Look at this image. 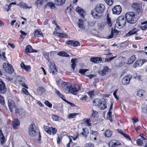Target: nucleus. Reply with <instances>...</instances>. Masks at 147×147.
I'll return each instance as SVG.
<instances>
[{
  "instance_id": "obj_54",
  "label": "nucleus",
  "mask_w": 147,
  "mask_h": 147,
  "mask_svg": "<svg viewBox=\"0 0 147 147\" xmlns=\"http://www.w3.org/2000/svg\"><path fill=\"white\" fill-rule=\"evenodd\" d=\"M45 105L50 108L52 107V105L48 100H46L45 102Z\"/></svg>"
},
{
  "instance_id": "obj_44",
  "label": "nucleus",
  "mask_w": 147,
  "mask_h": 147,
  "mask_svg": "<svg viewBox=\"0 0 147 147\" xmlns=\"http://www.w3.org/2000/svg\"><path fill=\"white\" fill-rule=\"evenodd\" d=\"M93 112L91 114V116L93 117H97L98 116V112L94 110H92Z\"/></svg>"
},
{
  "instance_id": "obj_16",
  "label": "nucleus",
  "mask_w": 147,
  "mask_h": 147,
  "mask_svg": "<svg viewBox=\"0 0 147 147\" xmlns=\"http://www.w3.org/2000/svg\"><path fill=\"white\" fill-rule=\"evenodd\" d=\"M49 71L50 73H52L53 75H54L57 74V69L55 64H53L50 66Z\"/></svg>"
},
{
  "instance_id": "obj_59",
  "label": "nucleus",
  "mask_w": 147,
  "mask_h": 147,
  "mask_svg": "<svg viewBox=\"0 0 147 147\" xmlns=\"http://www.w3.org/2000/svg\"><path fill=\"white\" fill-rule=\"evenodd\" d=\"M93 144L91 143L86 144L85 146V147H93Z\"/></svg>"
},
{
  "instance_id": "obj_46",
  "label": "nucleus",
  "mask_w": 147,
  "mask_h": 147,
  "mask_svg": "<svg viewBox=\"0 0 147 147\" xmlns=\"http://www.w3.org/2000/svg\"><path fill=\"white\" fill-rule=\"evenodd\" d=\"M50 129L51 134L53 135H54L57 132V130L55 128L51 127Z\"/></svg>"
},
{
  "instance_id": "obj_41",
  "label": "nucleus",
  "mask_w": 147,
  "mask_h": 147,
  "mask_svg": "<svg viewBox=\"0 0 147 147\" xmlns=\"http://www.w3.org/2000/svg\"><path fill=\"white\" fill-rule=\"evenodd\" d=\"M42 32L41 31H39L38 30H35L34 32V35L37 37H39L40 35H42Z\"/></svg>"
},
{
  "instance_id": "obj_5",
  "label": "nucleus",
  "mask_w": 147,
  "mask_h": 147,
  "mask_svg": "<svg viewBox=\"0 0 147 147\" xmlns=\"http://www.w3.org/2000/svg\"><path fill=\"white\" fill-rule=\"evenodd\" d=\"M29 135L32 136H35L37 133H38V140L40 141V140L41 136L40 133L34 123H32L30 125L28 129Z\"/></svg>"
},
{
  "instance_id": "obj_56",
  "label": "nucleus",
  "mask_w": 147,
  "mask_h": 147,
  "mask_svg": "<svg viewBox=\"0 0 147 147\" xmlns=\"http://www.w3.org/2000/svg\"><path fill=\"white\" fill-rule=\"evenodd\" d=\"M55 92L58 96L62 98V97H63V95L59 91L57 90H56Z\"/></svg>"
},
{
  "instance_id": "obj_33",
  "label": "nucleus",
  "mask_w": 147,
  "mask_h": 147,
  "mask_svg": "<svg viewBox=\"0 0 147 147\" xmlns=\"http://www.w3.org/2000/svg\"><path fill=\"white\" fill-rule=\"evenodd\" d=\"M142 25L141 26V28L142 30H146L147 28V20L141 23Z\"/></svg>"
},
{
  "instance_id": "obj_61",
  "label": "nucleus",
  "mask_w": 147,
  "mask_h": 147,
  "mask_svg": "<svg viewBox=\"0 0 147 147\" xmlns=\"http://www.w3.org/2000/svg\"><path fill=\"white\" fill-rule=\"evenodd\" d=\"M90 119H87L86 121H85V123L86 124L87 126H90L91 125V124L90 123Z\"/></svg>"
},
{
  "instance_id": "obj_13",
  "label": "nucleus",
  "mask_w": 147,
  "mask_h": 147,
  "mask_svg": "<svg viewBox=\"0 0 147 147\" xmlns=\"http://www.w3.org/2000/svg\"><path fill=\"white\" fill-rule=\"evenodd\" d=\"M8 106L11 112H12L13 109H17L15 106V104L13 101L11 99L8 100Z\"/></svg>"
},
{
  "instance_id": "obj_31",
  "label": "nucleus",
  "mask_w": 147,
  "mask_h": 147,
  "mask_svg": "<svg viewBox=\"0 0 147 147\" xmlns=\"http://www.w3.org/2000/svg\"><path fill=\"white\" fill-rule=\"evenodd\" d=\"M145 91L139 89L137 91V95L140 97L144 96Z\"/></svg>"
},
{
  "instance_id": "obj_3",
  "label": "nucleus",
  "mask_w": 147,
  "mask_h": 147,
  "mask_svg": "<svg viewBox=\"0 0 147 147\" xmlns=\"http://www.w3.org/2000/svg\"><path fill=\"white\" fill-rule=\"evenodd\" d=\"M125 18L127 23L130 24H134L139 19V16H137L133 12H129L125 14Z\"/></svg>"
},
{
  "instance_id": "obj_1",
  "label": "nucleus",
  "mask_w": 147,
  "mask_h": 147,
  "mask_svg": "<svg viewBox=\"0 0 147 147\" xmlns=\"http://www.w3.org/2000/svg\"><path fill=\"white\" fill-rule=\"evenodd\" d=\"M62 87L64 91L67 93H71L76 95L77 93L80 90V87L78 86L77 89L76 87H72L70 83L67 82L63 83L61 84Z\"/></svg>"
},
{
  "instance_id": "obj_58",
  "label": "nucleus",
  "mask_w": 147,
  "mask_h": 147,
  "mask_svg": "<svg viewBox=\"0 0 147 147\" xmlns=\"http://www.w3.org/2000/svg\"><path fill=\"white\" fill-rule=\"evenodd\" d=\"M22 91L26 95H28L30 94L27 90L24 88H22Z\"/></svg>"
},
{
  "instance_id": "obj_10",
  "label": "nucleus",
  "mask_w": 147,
  "mask_h": 147,
  "mask_svg": "<svg viewBox=\"0 0 147 147\" xmlns=\"http://www.w3.org/2000/svg\"><path fill=\"white\" fill-rule=\"evenodd\" d=\"M122 11V9L119 5L115 6L112 9L113 13L115 14L119 15L120 14Z\"/></svg>"
},
{
  "instance_id": "obj_26",
  "label": "nucleus",
  "mask_w": 147,
  "mask_h": 147,
  "mask_svg": "<svg viewBox=\"0 0 147 147\" xmlns=\"http://www.w3.org/2000/svg\"><path fill=\"white\" fill-rule=\"evenodd\" d=\"M21 67L23 68L27 71H28L30 69V65H25L24 63L22 62L20 64Z\"/></svg>"
},
{
  "instance_id": "obj_34",
  "label": "nucleus",
  "mask_w": 147,
  "mask_h": 147,
  "mask_svg": "<svg viewBox=\"0 0 147 147\" xmlns=\"http://www.w3.org/2000/svg\"><path fill=\"white\" fill-rule=\"evenodd\" d=\"M117 142V140H112L110 141L109 143V147H115L116 146V143Z\"/></svg>"
},
{
  "instance_id": "obj_6",
  "label": "nucleus",
  "mask_w": 147,
  "mask_h": 147,
  "mask_svg": "<svg viewBox=\"0 0 147 147\" xmlns=\"http://www.w3.org/2000/svg\"><path fill=\"white\" fill-rule=\"evenodd\" d=\"M126 19L123 16H121L119 17L117 20L115 26H118L119 28L123 27L125 25L126 23Z\"/></svg>"
},
{
  "instance_id": "obj_50",
  "label": "nucleus",
  "mask_w": 147,
  "mask_h": 147,
  "mask_svg": "<svg viewBox=\"0 0 147 147\" xmlns=\"http://www.w3.org/2000/svg\"><path fill=\"white\" fill-rule=\"evenodd\" d=\"M117 57V56H115L114 57H111L109 58H106L105 60V62H110L111 60H112L113 59Z\"/></svg>"
},
{
  "instance_id": "obj_18",
  "label": "nucleus",
  "mask_w": 147,
  "mask_h": 147,
  "mask_svg": "<svg viewBox=\"0 0 147 147\" xmlns=\"http://www.w3.org/2000/svg\"><path fill=\"white\" fill-rule=\"evenodd\" d=\"M110 69L107 66H105L103 67L102 70L99 71V74L101 76H103L106 75V73L109 71Z\"/></svg>"
},
{
  "instance_id": "obj_45",
  "label": "nucleus",
  "mask_w": 147,
  "mask_h": 147,
  "mask_svg": "<svg viewBox=\"0 0 147 147\" xmlns=\"http://www.w3.org/2000/svg\"><path fill=\"white\" fill-rule=\"evenodd\" d=\"M18 82L20 84L23 86L25 87V88L28 89V87L26 85L24 82L22 80H19Z\"/></svg>"
},
{
  "instance_id": "obj_21",
  "label": "nucleus",
  "mask_w": 147,
  "mask_h": 147,
  "mask_svg": "<svg viewBox=\"0 0 147 147\" xmlns=\"http://www.w3.org/2000/svg\"><path fill=\"white\" fill-rule=\"evenodd\" d=\"M90 60L92 62L95 63H100L102 61V59L100 57H92L90 58Z\"/></svg>"
},
{
  "instance_id": "obj_39",
  "label": "nucleus",
  "mask_w": 147,
  "mask_h": 147,
  "mask_svg": "<svg viewBox=\"0 0 147 147\" xmlns=\"http://www.w3.org/2000/svg\"><path fill=\"white\" fill-rule=\"evenodd\" d=\"M94 90H91L88 92L87 94L90 98H92V97L94 96Z\"/></svg>"
},
{
  "instance_id": "obj_17",
  "label": "nucleus",
  "mask_w": 147,
  "mask_h": 147,
  "mask_svg": "<svg viewBox=\"0 0 147 147\" xmlns=\"http://www.w3.org/2000/svg\"><path fill=\"white\" fill-rule=\"evenodd\" d=\"M139 31V30L138 28H135L129 32L125 35L127 37L134 34L137 35V32Z\"/></svg>"
},
{
  "instance_id": "obj_22",
  "label": "nucleus",
  "mask_w": 147,
  "mask_h": 147,
  "mask_svg": "<svg viewBox=\"0 0 147 147\" xmlns=\"http://www.w3.org/2000/svg\"><path fill=\"white\" fill-rule=\"evenodd\" d=\"M0 141L1 144L3 145L6 141L5 137L1 130H0Z\"/></svg>"
},
{
  "instance_id": "obj_24",
  "label": "nucleus",
  "mask_w": 147,
  "mask_h": 147,
  "mask_svg": "<svg viewBox=\"0 0 147 147\" xmlns=\"http://www.w3.org/2000/svg\"><path fill=\"white\" fill-rule=\"evenodd\" d=\"M55 3L54 4L53 2H49L46 4L45 5V7H49L51 9H54L55 7Z\"/></svg>"
},
{
  "instance_id": "obj_62",
  "label": "nucleus",
  "mask_w": 147,
  "mask_h": 147,
  "mask_svg": "<svg viewBox=\"0 0 147 147\" xmlns=\"http://www.w3.org/2000/svg\"><path fill=\"white\" fill-rule=\"evenodd\" d=\"M58 117L56 115H52V118L54 121H57L58 120Z\"/></svg>"
},
{
  "instance_id": "obj_36",
  "label": "nucleus",
  "mask_w": 147,
  "mask_h": 147,
  "mask_svg": "<svg viewBox=\"0 0 147 147\" xmlns=\"http://www.w3.org/2000/svg\"><path fill=\"white\" fill-rule=\"evenodd\" d=\"M112 134V131H111L109 129H108L106 131L105 135V136L109 137L111 136Z\"/></svg>"
},
{
  "instance_id": "obj_49",
  "label": "nucleus",
  "mask_w": 147,
  "mask_h": 147,
  "mask_svg": "<svg viewBox=\"0 0 147 147\" xmlns=\"http://www.w3.org/2000/svg\"><path fill=\"white\" fill-rule=\"evenodd\" d=\"M49 53L47 52H44L43 54V55L45 58L48 60H49Z\"/></svg>"
},
{
  "instance_id": "obj_14",
  "label": "nucleus",
  "mask_w": 147,
  "mask_h": 147,
  "mask_svg": "<svg viewBox=\"0 0 147 147\" xmlns=\"http://www.w3.org/2000/svg\"><path fill=\"white\" fill-rule=\"evenodd\" d=\"M76 11L78 12L81 17L84 18L86 14L85 11L81 7H78L76 8Z\"/></svg>"
},
{
  "instance_id": "obj_12",
  "label": "nucleus",
  "mask_w": 147,
  "mask_h": 147,
  "mask_svg": "<svg viewBox=\"0 0 147 147\" xmlns=\"http://www.w3.org/2000/svg\"><path fill=\"white\" fill-rule=\"evenodd\" d=\"M147 61V60L144 59L142 60L138 59L136 61V63L133 65V67L134 68H136V67L141 66L144 63Z\"/></svg>"
},
{
  "instance_id": "obj_27",
  "label": "nucleus",
  "mask_w": 147,
  "mask_h": 147,
  "mask_svg": "<svg viewBox=\"0 0 147 147\" xmlns=\"http://www.w3.org/2000/svg\"><path fill=\"white\" fill-rule=\"evenodd\" d=\"M47 1V0H37L34 4L36 6H38V5H41L45 3Z\"/></svg>"
},
{
  "instance_id": "obj_29",
  "label": "nucleus",
  "mask_w": 147,
  "mask_h": 147,
  "mask_svg": "<svg viewBox=\"0 0 147 147\" xmlns=\"http://www.w3.org/2000/svg\"><path fill=\"white\" fill-rule=\"evenodd\" d=\"M78 61V60L76 59H72L71 60V63H72L71 66L72 68L74 70L76 66V63Z\"/></svg>"
},
{
  "instance_id": "obj_51",
  "label": "nucleus",
  "mask_w": 147,
  "mask_h": 147,
  "mask_svg": "<svg viewBox=\"0 0 147 147\" xmlns=\"http://www.w3.org/2000/svg\"><path fill=\"white\" fill-rule=\"evenodd\" d=\"M57 34H59V36L60 37L63 38H66L67 37V35L65 34L62 33H61L57 32Z\"/></svg>"
},
{
  "instance_id": "obj_8",
  "label": "nucleus",
  "mask_w": 147,
  "mask_h": 147,
  "mask_svg": "<svg viewBox=\"0 0 147 147\" xmlns=\"http://www.w3.org/2000/svg\"><path fill=\"white\" fill-rule=\"evenodd\" d=\"M132 7L134 10L136 11L138 15L141 14L142 11L141 6L138 3H134L132 5Z\"/></svg>"
},
{
  "instance_id": "obj_15",
  "label": "nucleus",
  "mask_w": 147,
  "mask_h": 147,
  "mask_svg": "<svg viewBox=\"0 0 147 147\" xmlns=\"http://www.w3.org/2000/svg\"><path fill=\"white\" fill-rule=\"evenodd\" d=\"M66 43L68 45H70L74 47H77L80 46V42L76 41L69 40L66 41Z\"/></svg>"
},
{
  "instance_id": "obj_28",
  "label": "nucleus",
  "mask_w": 147,
  "mask_h": 147,
  "mask_svg": "<svg viewBox=\"0 0 147 147\" xmlns=\"http://www.w3.org/2000/svg\"><path fill=\"white\" fill-rule=\"evenodd\" d=\"M119 33V31H118L116 29H114L113 30V28H112L111 30V34L110 35L108 36V39H111L113 37V33H115L116 34H118Z\"/></svg>"
},
{
  "instance_id": "obj_63",
  "label": "nucleus",
  "mask_w": 147,
  "mask_h": 147,
  "mask_svg": "<svg viewBox=\"0 0 147 147\" xmlns=\"http://www.w3.org/2000/svg\"><path fill=\"white\" fill-rule=\"evenodd\" d=\"M8 45L10 46L13 49L15 47L14 45L13 44L8 43Z\"/></svg>"
},
{
  "instance_id": "obj_53",
  "label": "nucleus",
  "mask_w": 147,
  "mask_h": 147,
  "mask_svg": "<svg viewBox=\"0 0 147 147\" xmlns=\"http://www.w3.org/2000/svg\"><path fill=\"white\" fill-rule=\"evenodd\" d=\"M20 32L21 34L20 35L21 37L23 38H24L27 34L22 30L20 31Z\"/></svg>"
},
{
  "instance_id": "obj_11",
  "label": "nucleus",
  "mask_w": 147,
  "mask_h": 147,
  "mask_svg": "<svg viewBox=\"0 0 147 147\" xmlns=\"http://www.w3.org/2000/svg\"><path fill=\"white\" fill-rule=\"evenodd\" d=\"M6 90L5 84L3 81L0 79V93L2 94L5 93Z\"/></svg>"
},
{
  "instance_id": "obj_64",
  "label": "nucleus",
  "mask_w": 147,
  "mask_h": 147,
  "mask_svg": "<svg viewBox=\"0 0 147 147\" xmlns=\"http://www.w3.org/2000/svg\"><path fill=\"white\" fill-rule=\"evenodd\" d=\"M87 96L86 95H85L83 96V97L82 98H81V99L82 100H84L87 99Z\"/></svg>"
},
{
  "instance_id": "obj_32",
  "label": "nucleus",
  "mask_w": 147,
  "mask_h": 147,
  "mask_svg": "<svg viewBox=\"0 0 147 147\" xmlns=\"http://www.w3.org/2000/svg\"><path fill=\"white\" fill-rule=\"evenodd\" d=\"M33 49L30 45H28L26 47L25 51L27 53H31L33 52Z\"/></svg>"
},
{
  "instance_id": "obj_57",
  "label": "nucleus",
  "mask_w": 147,
  "mask_h": 147,
  "mask_svg": "<svg viewBox=\"0 0 147 147\" xmlns=\"http://www.w3.org/2000/svg\"><path fill=\"white\" fill-rule=\"evenodd\" d=\"M117 90V89L113 93V95L115 98L117 100H119V98L116 95Z\"/></svg>"
},
{
  "instance_id": "obj_40",
  "label": "nucleus",
  "mask_w": 147,
  "mask_h": 147,
  "mask_svg": "<svg viewBox=\"0 0 147 147\" xmlns=\"http://www.w3.org/2000/svg\"><path fill=\"white\" fill-rule=\"evenodd\" d=\"M81 19H79V23H78V26L79 28L82 29V30H84L85 29V27L84 26V25L82 22H81Z\"/></svg>"
},
{
  "instance_id": "obj_20",
  "label": "nucleus",
  "mask_w": 147,
  "mask_h": 147,
  "mask_svg": "<svg viewBox=\"0 0 147 147\" xmlns=\"http://www.w3.org/2000/svg\"><path fill=\"white\" fill-rule=\"evenodd\" d=\"M12 124L13 128L16 129L17 127L20 125V122L18 119H13L12 121Z\"/></svg>"
},
{
  "instance_id": "obj_4",
  "label": "nucleus",
  "mask_w": 147,
  "mask_h": 147,
  "mask_svg": "<svg viewBox=\"0 0 147 147\" xmlns=\"http://www.w3.org/2000/svg\"><path fill=\"white\" fill-rule=\"evenodd\" d=\"M93 102L94 105H97L100 110H104L107 107L106 105V101L104 98H101L100 99H96L93 100Z\"/></svg>"
},
{
  "instance_id": "obj_35",
  "label": "nucleus",
  "mask_w": 147,
  "mask_h": 147,
  "mask_svg": "<svg viewBox=\"0 0 147 147\" xmlns=\"http://www.w3.org/2000/svg\"><path fill=\"white\" fill-rule=\"evenodd\" d=\"M58 55L59 56H62L66 57H69V55L67 53L64 51H60L58 53Z\"/></svg>"
},
{
  "instance_id": "obj_2",
  "label": "nucleus",
  "mask_w": 147,
  "mask_h": 147,
  "mask_svg": "<svg viewBox=\"0 0 147 147\" xmlns=\"http://www.w3.org/2000/svg\"><path fill=\"white\" fill-rule=\"evenodd\" d=\"M105 9V6L104 5L102 4H98L94 8L96 11L94 12L92 10L91 14L94 18L98 19L100 18L101 14L104 11Z\"/></svg>"
},
{
  "instance_id": "obj_52",
  "label": "nucleus",
  "mask_w": 147,
  "mask_h": 147,
  "mask_svg": "<svg viewBox=\"0 0 147 147\" xmlns=\"http://www.w3.org/2000/svg\"><path fill=\"white\" fill-rule=\"evenodd\" d=\"M90 133L92 135L94 136L95 137H97L98 136V133L97 131L92 130L91 131Z\"/></svg>"
},
{
  "instance_id": "obj_60",
  "label": "nucleus",
  "mask_w": 147,
  "mask_h": 147,
  "mask_svg": "<svg viewBox=\"0 0 147 147\" xmlns=\"http://www.w3.org/2000/svg\"><path fill=\"white\" fill-rule=\"evenodd\" d=\"M137 144L139 146H142V141L140 139H138L137 141Z\"/></svg>"
},
{
  "instance_id": "obj_47",
  "label": "nucleus",
  "mask_w": 147,
  "mask_h": 147,
  "mask_svg": "<svg viewBox=\"0 0 147 147\" xmlns=\"http://www.w3.org/2000/svg\"><path fill=\"white\" fill-rule=\"evenodd\" d=\"M37 90L38 92L40 94H42L44 91V89L42 87H38L37 89Z\"/></svg>"
},
{
  "instance_id": "obj_23",
  "label": "nucleus",
  "mask_w": 147,
  "mask_h": 147,
  "mask_svg": "<svg viewBox=\"0 0 147 147\" xmlns=\"http://www.w3.org/2000/svg\"><path fill=\"white\" fill-rule=\"evenodd\" d=\"M17 5L23 9L30 8L32 7H29L26 3L23 2H21L19 4H17Z\"/></svg>"
},
{
  "instance_id": "obj_9",
  "label": "nucleus",
  "mask_w": 147,
  "mask_h": 147,
  "mask_svg": "<svg viewBox=\"0 0 147 147\" xmlns=\"http://www.w3.org/2000/svg\"><path fill=\"white\" fill-rule=\"evenodd\" d=\"M132 76L131 75L126 76L123 78L121 80L122 84L126 85L128 84Z\"/></svg>"
},
{
  "instance_id": "obj_7",
  "label": "nucleus",
  "mask_w": 147,
  "mask_h": 147,
  "mask_svg": "<svg viewBox=\"0 0 147 147\" xmlns=\"http://www.w3.org/2000/svg\"><path fill=\"white\" fill-rule=\"evenodd\" d=\"M3 67L5 72L10 74H11L14 71L12 66L8 63H4Z\"/></svg>"
},
{
  "instance_id": "obj_25",
  "label": "nucleus",
  "mask_w": 147,
  "mask_h": 147,
  "mask_svg": "<svg viewBox=\"0 0 147 147\" xmlns=\"http://www.w3.org/2000/svg\"><path fill=\"white\" fill-rule=\"evenodd\" d=\"M66 0H55V4L58 6H61L65 3Z\"/></svg>"
},
{
  "instance_id": "obj_19",
  "label": "nucleus",
  "mask_w": 147,
  "mask_h": 147,
  "mask_svg": "<svg viewBox=\"0 0 147 147\" xmlns=\"http://www.w3.org/2000/svg\"><path fill=\"white\" fill-rule=\"evenodd\" d=\"M15 112L16 113H17L20 117H23L25 115V111L23 109L19 110V109L17 108L15 109Z\"/></svg>"
},
{
  "instance_id": "obj_48",
  "label": "nucleus",
  "mask_w": 147,
  "mask_h": 147,
  "mask_svg": "<svg viewBox=\"0 0 147 147\" xmlns=\"http://www.w3.org/2000/svg\"><path fill=\"white\" fill-rule=\"evenodd\" d=\"M88 70V69H81L79 70V72L82 75L85 74V72Z\"/></svg>"
},
{
  "instance_id": "obj_30",
  "label": "nucleus",
  "mask_w": 147,
  "mask_h": 147,
  "mask_svg": "<svg viewBox=\"0 0 147 147\" xmlns=\"http://www.w3.org/2000/svg\"><path fill=\"white\" fill-rule=\"evenodd\" d=\"M136 60V57L134 55H132L128 59V64H130L133 63Z\"/></svg>"
},
{
  "instance_id": "obj_43",
  "label": "nucleus",
  "mask_w": 147,
  "mask_h": 147,
  "mask_svg": "<svg viewBox=\"0 0 147 147\" xmlns=\"http://www.w3.org/2000/svg\"><path fill=\"white\" fill-rule=\"evenodd\" d=\"M106 24V23L104 22H102L98 25V28L99 29H103Z\"/></svg>"
},
{
  "instance_id": "obj_42",
  "label": "nucleus",
  "mask_w": 147,
  "mask_h": 147,
  "mask_svg": "<svg viewBox=\"0 0 147 147\" xmlns=\"http://www.w3.org/2000/svg\"><path fill=\"white\" fill-rule=\"evenodd\" d=\"M51 127H49L47 126H44V128L45 131L48 134H51Z\"/></svg>"
},
{
  "instance_id": "obj_38",
  "label": "nucleus",
  "mask_w": 147,
  "mask_h": 147,
  "mask_svg": "<svg viewBox=\"0 0 147 147\" xmlns=\"http://www.w3.org/2000/svg\"><path fill=\"white\" fill-rule=\"evenodd\" d=\"M107 23L109 26H111L112 24L111 22V19L109 18L108 15L107 16Z\"/></svg>"
},
{
  "instance_id": "obj_37",
  "label": "nucleus",
  "mask_w": 147,
  "mask_h": 147,
  "mask_svg": "<svg viewBox=\"0 0 147 147\" xmlns=\"http://www.w3.org/2000/svg\"><path fill=\"white\" fill-rule=\"evenodd\" d=\"M79 114V113H74L69 114L68 115V117L70 119L75 118L76 116Z\"/></svg>"
},
{
  "instance_id": "obj_55",
  "label": "nucleus",
  "mask_w": 147,
  "mask_h": 147,
  "mask_svg": "<svg viewBox=\"0 0 147 147\" xmlns=\"http://www.w3.org/2000/svg\"><path fill=\"white\" fill-rule=\"evenodd\" d=\"M0 103L3 105L5 104L4 98L3 97L0 95Z\"/></svg>"
}]
</instances>
